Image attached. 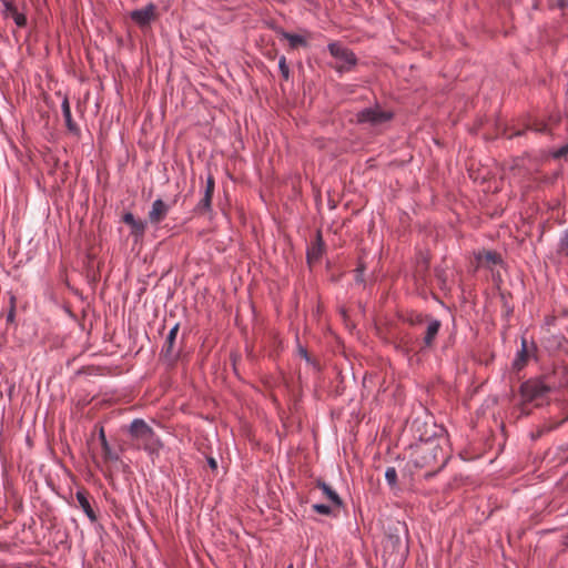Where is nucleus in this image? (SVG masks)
<instances>
[{
  "mask_svg": "<svg viewBox=\"0 0 568 568\" xmlns=\"http://www.w3.org/2000/svg\"><path fill=\"white\" fill-rule=\"evenodd\" d=\"M128 434L134 442L135 447L144 450L151 460L159 458L164 444L144 419L134 418L128 426Z\"/></svg>",
  "mask_w": 568,
  "mask_h": 568,
  "instance_id": "obj_1",
  "label": "nucleus"
},
{
  "mask_svg": "<svg viewBox=\"0 0 568 568\" xmlns=\"http://www.w3.org/2000/svg\"><path fill=\"white\" fill-rule=\"evenodd\" d=\"M440 459V467L446 463L443 450L435 440H425L412 448L410 462L416 468L429 467Z\"/></svg>",
  "mask_w": 568,
  "mask_h": 568,
  "instance_id": "obj_2",
  "label": "nucleus"
},
{
  "mask_svg": "<svg viewBox=\"0 0 568 568\" xmlns=\"http://www.w3.org/2000/svg\"><path fill=\"white\" fill-rule=\"evenodd\" d=\"M552 386L546 382L545 377L530 378L520 386V395L525 403H531L535 406H542L548 402Z\"/></svg>",
  "mask_w": 568,
  "mask_h": 568,
  "instance_id": "obj_3",
  "label": "nucleus"
},
{
  "mask_svg": "<svg viewBox=\"0 0 568 568\" xmlns=\"http://www.w3.org/2000/svg\"><path fill=\"white\" fill-rule=\"evenodd\" d=\"M327 49L332 57L337 60L336 64L334 65V69L337 72H348L356 65L357 58L355 53L342 43L331 42L328 43Z\"/></svg>",
  "mask_w": 568,
  "mask_h": 568,
  "instance_id": "obj_4",
  "label": "nucleus"
},
{
  "mask_svg": "<svg viewBox=\"0 0 568 568\" xmlns=\"http://www.w3.org/2000/svg\"><path fill=\"white\" fill-rule=\"evenodd\" d=\"M393 115V112L382 110L378 105H375L358 111L356 121L361 124L378 125L392 120Z\"/></svg>",
  "mask_w": 568,
  "mask_h": 568,
  "instance_id": "obj_5",
  "label": "nucleus"
},
{
  "mask_svg": "<svg viewBox=\"0 0 568 568\" xmlns=\"http://www.w3.org/2000/svg\"><path fill=\"white\" fill-rule=\"evenodd\" d=\"M384 549L395 556L394 561H400L408 554L407 540L399 532L389 531L384 541Z\"/></svg>",
  "mask_w": 568,
  "mask_h": 568,
  "instance_id": "obj_6",
  "label": "nucleus"
},
{
  "mask_svg": "<svg viewBox=\"0 0 568 568\" xmlns=\"http://www.w3.org/2000/svg\"><path fill=\"white\" fill-rule=\"evenodd\" d=\"M156 7L154 3H149L144 8L136 9L130 12L131 20L140 28L148 27L155 18Z\"/></svg>",
  "mask_w": 568,
  "mask_h": 568,
  "instance_id": "obj_7",
  "label": "nucleus"
},
{
  "mask_svg": "<svg viewBox=\"0 0 568 568\" xmlns=\"http://www.w3.org/2000/svg\"><path fill=\"white\" fill-rule=\"evenodd\" d=\"M179 327V323L173 325L161 349V354L163 355V357L171 364L175 363L179 357V352L174 349V343L178 336Z\"/></svg>",
  "mask_w": 568,
  "mask_h": 568,
  "instance_id": "obj_8",
  "label": "nucleus"
},
{
  "mask_svg": "<svg viewBox=\"0 0 568 568\" xmlns=\"http://www.w3.org/2000/svg\"><path fill=\"white\" fill-rule=\"evenodd\" d=\"M170 205L166 204L162 199L153 201L151 210L149 211V221L153 225L161 223L168 215Z\"/></svg>",
  "mask_w": 568,
  "mask_h": 568,
  "instance_id": "obj_9",
  "label": "nucleus"
},
{
  "mask_svg": "<svg viewBox=\"0 0 568 568\" xmlns=\"http://www.w3.org/2000/svg\"><path fill=\"white\" fill-rule=\"evenodd\" d=\"M536 349H537V347L534 343L531 344L530 347H528L526 338L523 337L521 344H520V349L517 352V354L513 361L514 369H516V371L523 369L527 364L530 353L536 352Z\"/></svg>",
  "mask_w": 568,
  "mask_h": 568,
  "instance_id": "obj_10",
  "label": "nucleus"
},
{
  "mask_svg": "<svg viewBox=\"0 0 568 568\" xmlns=\"http://www.w3.org/2000/svg\"><path fill=\"white\" fill-rule=\"evenodd\" d=\"M324 246H325V244H324L322 234L318 231L315 235L314 241L307 247V251H306V258H307L308 264H313V263L320 261V258L324 252Z\"/></svg>",
  "mask_w": 568,
  "mask_h": 568,
  "instance_id": "obj_11",
  "label": "nucleus"
},
{
  "mask_svg": "<svg viewBox=\"0 0 568 568\" xmlns=\"http://www.w3.org/2000/svg\"><path fill=\"white\" fill-rule=\"evenodd\" d=\"M427 320V327L425 335L423 337V343L425 347H432L434 345V342L436 339V336L439 333V329L442 327V322L437 318L433 317H426Z\"/></svg>",
  "mask_w": 568,
  "mask_h": 568,
  "instance_id": "obj_12",
  "label": "nucleus"
},
{
  "mask_svg": "<svg viewBox=\"0 0 568 568\" xmlns=\"http://www.w3.org/2000/svg\"><path fill=\"white\" fill-rule=\"evenodd\" d=\"M75 497H77V500L79 503V506L81 507L83 513L87 515L89 520L91 523H95L98 517H97L95 511L91 507V504L89 501V497H88L87 491L83 490V489H80V490L77 491Z\"/></svg>",
  "mask_w": 568,
  "mask_h": 568,
  "instance_id": "obj_13",
  "label": "nucleus"
},
{
  "mask_svg": "<svg viewBox=\"0 0 568 568\" xmlns=\"http://www.w3.org/2000/svg\"><path fill=\"white\" fill-rule=\"evenodd\" d=\"M316 486L323 491V494L325 495V497L331 500V503L336 506V507H342L343 505V501L341 499V497L338 496V494L328 485L326 484L325 481H323L322 479H318L316 481Z\"/></svg>",
  "mask_w": 568,
  "mask_h": 568,
  "instance_id": "obj_14",
  "label": "nucleus"
},
{
  "mask_svg": "<svg viewBox=\"0 0 568 568\" xmlns=\"http://www.w3.org/2000/svg\"><path fill=\"white\" fill-rule=\"evenodd\" d=\"M61 110H62V114H63L64 122H65L68 130L72 133H79V128L72 120L70 102L67 97H64V99L62 100Z\"/></svg>",
  "mask_w": 568,
  "mask_h": 568,
  "instance_id": "obj_15",
  "label": "nucleus"
},
{
  "mask_svg": "<svg viewBox=\"0 0 568 568\" xmlns=\"http://www.w3.org/2000/svg\"><path fill=\"white\" fill-rule=\"evenodd\" d=\"M99 439L101 442V447H102V452H103V456L105 459H109V460H112V462H116L119 460L120 456L116 452H114L108 439H106V436H105V433H104V429L103 427L100 428V432H99Z\"/></svg>",
  "mask_w": 568,
  "mask_h": 568,
  "instance_id": "obj_16",
  "label": "nucleus"
},
{
  "mask_svg": "<svg viewBox=\"0 0 568 568\" xmlns=\"http://www.w3.org/2000/svg\"><path fill=\"white\" fill-rule=\"evenodd\" d=\"M212 197L213 195L210 193H206L204 191L203 197L199 201V203L194 207V212L196 214H206L212 212Z\"/></svg>",
  "mask_w": 568,
  "mask_h": 568,
  "instance_id": "obj_17",
  "label": "nucleus"
},
{
  "mask_svg": "<svg viewBox=\"0 0 568 568\" xmlns=\"http://www.w3.org/2000/svg\"><path fill=\"white\" fill-rule=\"evenodd\" d=\"M281 36L288 41L291 48L307 45L306 39L301 34L282 31Z\"/></svg>",
  "mask_w": 568,
  "mask_h": 568,
  "instance_id": "obj_18",
  "label": "nucleus"
},
{
  "mask_svg": "<svg viewBox=\"0 0 568 568\" xmlns=\"http://www.w3.org/2000/svg\"><path fill=\"white\" fill-rule=\"evenodd\" d=\"M146 221L136 220L135 222H133V224L130 225L131 235L134 236L136 240L143 237L146 230Z\"/></svg>",
  "mask_w": 568,
  "mask_h": 568,
  "instance_id": "obj_19",
  "label": "nucleus"
},
{
  "mask_svg": "<svg viewBox=\"0 0 568 568\" xmlns=\"http://www.w3.org/2000/svg\"><path fill=\"white\" fill-rule=\"evenodd\" d=\"M385 479L390 487L397 485V471L395 467H387L385 470Z\"/></svg>",
  "mask_w": 568,
  "mask_h": 568,
  "instance_id": "obj_20",
  "label": "nucleus"
},
{
  "mask_svg": "<svg viewBox=\"0 0 568 568\" xmlns=\"http://www.w3.org/2000/svg\"><path fill=\"white\" fill-rule=\"evenodd\" d=\"M278 70L282 78L287 81L290 79V68L287 65L285 55H281L278 59Z\"/></svg>",
  "mask_w": 568,
  "mask_h": 568,
  "instance_id": "obj_21",
  "label": "nucleus"
},
{
  "mask_svg": "<svg viewBox=\"0 0 568 568\" xmlns=\"http://www.w3.org/2000/svg\"><path fill=\"white\" fill-rule=\"evenodd\" d=\"M17 11V8L13 6L11 1H3L1 14L4 19L11 18V14Z\"/></svg>",
  "mask_w": 568,
  "mask_h": 568,
  "instance_id": "obj_22",
  "label": "nucleus"
},
{
  "mask_svg": "<svg viewBox=\"0 0 568 568\" xmlns=\"http://www.w3.org/2000/svg\"><path fill=\"white\" fill-rule=\"evenodd\" d=\"M11 18L13 19L14 23L17 27L19 28H23L26 27L27 24V17L24 13L22 12H19L18 10L14 11L12 14H11Z\"/></svg>",
  "mask_w": 568,
  "mask_h": 568,
  "instance_id": "obj_23",
  "label": "nucleus"
},
{
  "mask_svg": "<svg viewBox=\"0 0 568 568\" xmlns=\"http://www.w3.org/2000/svg\"><path fill=\"white\" fill-rule=\"evenodd\" d=\"M312 509L321 515L329 516L332 514V507L326 504H314Z\"/></svg>",
  "mask_w": 568,
  "mask_h": 568,
  "instance_id": "obj_24",
  "label": "nucleus"
},
{
  "mask_svg": "<svg viewBox=\"0 0 568 568\" xmlns=\"http://www.w3.org/2000/svg\"><path fill=\"white\" fill-rule=\"evenodd\" d=\"M408 323L410 325H420L424 323L425 321V317L419 314V313H416V314H410L407 318Z\"/></svg>",
  "mask_w": 568,
  "mask_h": 568,
  "instance_id": "obj_25",
  "label": "nucleus"
},
{
  "mask_svg": "<svg viewBox=\"0 0 568 568\" xmlns=\"http://www.w3.org/2000/svg\"><path fill=\"white\" fill-rule=\"evenodd\" d=\"M560 250L568 256V230L562 233L559 241Z\"/></svg>",
  "mask_w": 568,
  "mask_h": 568,
  "instance_id": "obj_26",
  "label": "nucleus"
},
{
  "mask_svg": "<svg viewBox=\"0 0 568 568\" xmlns=\"http://www.w3.org/2000/svg\"><path fill=\"white\" fill-rule=\"evenodd\" d=\"M214 189H215L214 178L212 176V174H209L206 178V184H205L204 191H206V193H210L213 195Z\"/></svg>",
  "mask_w": 568,
  "mask_h": 568,
  "instance_id": "obj_27",
  "label": "nucleus"
},
{
  "mask_svg": "<svg viewBox=\"0 0 568 568\" xmlns=\"http://www.w3.org/2000/svg\"><path fill=\"white\" fill-rule=\"evenodd\" d=\"M122 221L130 226L131 224H133V222L136 221V219L131 212H126L123 214Z\"/></svg>",
  "mask_w": 568,
  "mask_h": 568,
  "instance_id": "obj_28",
  "label": "nucleus"
},
{
  "mask_svg": "<svg viewBox=\"0 0 568 568\" xmlns=\"http://www.w3.org/2000/svg\"><path fill=\"white\" fill-rule=\"evenodd\" d=\"M566 154H568V142L560 146L555 153H554V156L555 158H561V156H565Z\"/></svg>",
  "mask_w": 568,
  "mask_h": 568,
  "instance_id": "obj_29",
  "label": "nucleus"
},
{
  "mask_svg": "<svg viewBox=\"0 0 568 568\" xmlns=\"http://www.w3.org/2000/svg\"><path fill=\"white\" fill-rule=\"evenodd\" d=\"M486 260L488 262H491L494 264L498 263L500 261L499 256L494 252H487L486 253Z\"/></svg>",
  "mask_w": 568,
  "mask_h": 568,
  "instance_id": "obj_30",
  "label": "nucleus"
},
{
  "mask_svg": "<svg viewBox=\"0 0 568 568\" xmlns=\"http://www.w3.org/2000/svg\"><path fill=\"white\" fill-rule=\"evenodd\" d=\"M297 352L302 358H304L306 362H311V358H310L308 353L305 347H303L302 345H298Z\"/></svg>",
  "mask_w": 568,
  "mask_h": 568,
  "instance_id": "obj_31",
  "label": "nucleus"
},
{
  "mask_svg": "<svg viewBox=\"0 0 568 568\" xmlns=\"http://www.w3.org/2000/svg\"><path fill=\"white\" fill-rule=\"evenodd\" d=\"M9 310H14L17 307V297L12 292H9Z\"/></svg>",
  "mask_w": 568,
  "mask_h": 568,
  "instance_id": "obj_32",
  "label": "nucleus"
},
{
  "mask_svg": "<svg viewBox=\"0 0 568 568\" xmlns=\"http://www.w3.org/2000/svg\"><path fill=\"white\" fill-rule=\"evenodd\" d=\"M6 321L9 324L14 323V321H16V311L14 310H9L8 311Z\"/></svg>",
  "mask_w": 568,
  "mask_h": 568,
  "instance_id": "obj_33",
  "label": "nucleus"
},
{
  "mask_svg": "<svg viewBox=\"0 0 568 568\" xmlns=\"http://www.w3.org/2000/svg\"><path fill=\"white\" fill-rule=\"evenodd\" d=\"M356 272H357L356 282L362 283L363 282L364 270L362 267H357Z\"/></svg>",
  "mask_w": 568,
  "mask_h": 568,
  "instance_id": "obj_34",
  "label": "nucleus"
},
{
  "mask_svg": "<svg viewBox=\"0 0 568 568\" xmlns=\"http://www.w3.org/2000/svg\"><path fill=\"white\" fill-rule=\"evenodd\" d=\"M557 6L560 9H568V0H557Z\"/></svg>",
  "mask_w": 568,
  "mask_h": 568,
  "instance_id": "obj_35",
  "label": "nucleus"
},
{
  "mask_svg": "<svg viewBox=\"0 0 568 568\" xmlns=\"http://www.w3.org/2000/svg\"><path fill=\"white\" fill-rule=\"evenodd\" d=\"M545 432H548V429L542 428V429H539V430L537 432V434H536V435H535V434H531L532 439H537V438L541 437V435H542Z\"/></svg>",
  "mask_w": 568,
  "mask_h": 568,
  "instance_id": "obj_36",
  "label": "nucleus"
},
{
  "mask_svg": "<svg viewBox=\"0 0 568 568\" xmlns=\"http://www.w3.org/2000/svg\"><path fill=\"white\" fill-rule=\"evenodd\" d=\"M207 464H209V466H210L212 469H215V468L217 467V463H216V460H215L214 458H212V457H210V458L207 459Z\"/></svg>",
  "mask_w": 568,
  "mask_h": 568,
  "instance_id": "obj_37",
  "label": "nucleus"
},
{
  "mask_svg": "<svg viewBox=\"0 0 568 568\" xmlns=\"http://www.w3.org/2000/svg\"><path fill=\"white\" fill-rule=\"evenodd\" d=\"M430 476H433V474H432V473L426 474V478H428V477H430Z\"/></svg>",
  "mask_w": 568,
  "mask_h": 568,
  "instance_id": "obj_38",
  "label": "nucleus"
},
{
  "mask_svg": "<svg viewBox=\"0 0 568 568\" xmlns=\"http://www.w3.org/2000/svg\"><path fill=\"white\" fill-rule=\"evenodd\" d=\"M286 568H294L293 564H290Z\"/></svg>",
  "mask_w": 568,
  "mask_h": 568,
  "instance_id": "obj_39",
  "label": "nucleus"
}]
</instances>
